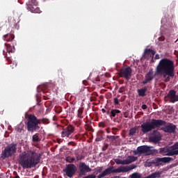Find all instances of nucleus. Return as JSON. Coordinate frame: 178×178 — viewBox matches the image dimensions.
<instances>
[{
	"instance_id": "37",
	"label": "nucleus",
	"mask_w": 178,
	"mask_h": 178,
	"mask_svg": "<svg viewBox=\"0 0 178 178\" xmlns=\"http://www.w3.org/2000/svg\"><path fill=\"white\" fill-rule=\"evenodd\" d=\"M84 156H81V155H79L76 156V161H81L82 159H83Z\"/></svg>"
},
{
	"instance_id": "18",
	"label": "nucleus",
	"mask_w": 178,
	"mask_h": 178,
	"mask_svg": "<svg viewBox=\"0 0 178 178\" xmlns=\"http://www.w3.org/2000/svg\"><path fill=\"white\" fill-rule=\"evenodd\" d=\"M147 90H148V88H147V86L138 89L137 92H138V97H147Z\"/></svg>"
},
{
	"instance_id": "36",
	"label": "nucleus",
	"mask_w": 178,
	"mask_h": 178,
	"mask_svg": "<svg viewBox=\"0 0 178 178\" xmlns=\"http://www.w3.org/2000/svg\"><path fill=\"white\" fill-rule=\"evenodd\" d=\"M114 104L115 105H119V99L118 97L114 98Z\"/></svg>"
},
{
	"instance_id": "11",
	"label": "nucleus",
	"mask_w": 178,
	"mask_h": 178,
	"mask_svg": "<svg viewBox=\"0 0 178 178\" xmlns=\"http://www.w3.org/2000/svg\"><path fill=\"white\" fill-rule=\"evenodd\" d=\"M74 133V127L73 125H68L67 127L63 129V131L61 133V137H69L71 134Z\"/></svg>"
},
{
	"instance_id": "38",
	"label": "nucleus",
	"mask_w": 178,
	"mask_h": 178,
	"mask_svg": "<svg viewBox=\"0 0 178 178\" xmlns=\"http://www.w3.org/2000/svg\"><path fill=\"white\" fill-rule=\"evenodd\" d=\"M97 176H95V175H89L83 178H96Z\"/></svg>"
},
{
	"instance_id": "49",
	"label": "nucleus",
	"mask_w": 178,
	"mask_h": 178,
	"mask_svg": "<svg viewBox=\"0 0 178 178\" xmlns=\"http://www.w3.org/2000/svg\"><path fill=\"white\" fill-rule=\"evenodd\" d=\"M43 99H45V100H47V99H49V98H48L47 96H45V95H43Z\"/></svg>"
},
{
	"instance_id": "51",
	"label": "nucleus",
	"mask_w": 178,
	"mask_h": 178,
	"mask_svg": "<svg viewBox=\"0 0 178 178\" xmlns=\"http://www.w3.org/2000/svg\"><path fill=\"white\" fill-rule=\"evenodd\" d=\"M155 59H159V55L156 54V55L155 56Z\"/></svg>"
},
{
	"instance_id": "34",
	"label": "nucleus",
	"mask_w": 178,
	"mask_h": 178,
	"mask_svg": "<svg viewBox=\"0 0 178 178\" xmlns=\"http://www.w3.org/2000/svg\"><path fill=\"white\" fill-rule=\"evenodd\" d=\"M108 147H109V144L106 143L104 146L102 147V151H106V149H108Z\"/></svg>"
},
{
	"instance_id": "58",
	"label": "nucleus",
	"mask_w": 178,
	"mask_h": 178,
	"mask_svg": "<svg viewBox=\"0 0 178 178\" xmlns=\"http://www.w3.org/2000/svg\"><path fill=\"white\" fill-rule=\"evenodd\" d=\"M76 139L77 140L78 138H77V136H76Z\"/></svg>"
},
{
	"instance_id": "21",
	"label": "nucleus",
	"mask_w": 178,
	"mask_h": 178,
	"mask_svg": "<svg viewBox=\"0 0 178 178\" xmlns=\"http://www.w3.org/2000/svg\"><path fill=\"white\" fill-rule=\"evenodd\" d=\"M5 45L8 54H10V52L11 54H13V52H15V43H13L12 45L10 44H5Z\"/></svg>"
},
{
	"instance_id": "59",
	"label": "nucleus",
	"mask_w": 178,
	"mask_h": 178,
	"mask_svg": "<svg viewBox=\"0 0 178 178\" xmlns=\"http://www.w3.org/2000/svg\"><path fill=\"white\" fill-rule=\"evenodd\" d=\"M0 178H1V177H0Z\"/></svg>"
},
{
	"instance_id": "55",
	"label": "nucleus",
	"mask_w": 178,
	"mask_h": 178,
	"mask_svg": "<svg viewBox=\"0 0 178 178\" xmlns=\"http://www.w3.org/2000/svg\"><path fill=\"white\" fill-rule=\"evenodd\" d=\"M107 115H109V111H107Z\"/></svg>"
},
{
	"instance_id": "28",
	"label": "nucleus",
	"mask_w": 178,
	"mask_h": 178,
	"mask_svg": "<svg viewBox=\"0 0 178 178\" xmlns=\"http://www.w3.org/2000/svg\"><path fill=\"white\" fill-rule=\"evenodd\" d=\"M66 162H67L68 163H73V162H74V161H76V159L74 157H70V156H67L65 159Z\"/></svg>"
},
{
	"instance_id": "8",
	"label": "nucleus",
	"mask_w": 178,
	"mask_h": 178,
	"mask_svg": "<svg viewBox=\"0 0 178 178\" xmlns=\"http://www.w3.org/2000/svg\"><path fill=\"white\" fill-rule=\"evenodd\" d=\"M63 172L67 177L72 178L74 175H76V172H77V167L74 164H67L65 165V169H63Z\"/></svg>"
},
{
	"instance_id": "30",
	"label": "nucleus",
	"mask_w": 178,
	"mask_h": 178,
	"mask_svg": "<svg viewBox=\"0 0 178 178\" xmlns=\"http://www.w3.org/2000/svg\"><path fill=\"white\" fill-rule=\"evenodd\" d=\"M78 118L83 119V108H79L77 113Z\"/></svg>"
},
{
	"instance_id": "50",
	"label": "nucleus",
	"mask_w": 178,
	"mask_h": 178,
	"mask_svg": "<svg viewBox=\"0 0 178 178\" xmlns=\"http://www.w3.org/2000/svg\"><path fill=\"white\" fill-rule=\"evenodd\" d=\"M102 112L103 113H105L106 112V110H105V108H102Z\"/></svg>"
},
{
	"instance_id": "57",
	"label": "nucleus",
	"mask_w": 178,
	"mask_h": 178,
	"mask_svg": "<svg viewBox=\"0 0 178 178\" xmlns=\"http://www.w3.org/2000/svg\"><path fill=\"white\" fill-rule=\"evenodd\" d=\"M113 130H115V128H113Z\"/></svg>"
},
{
	"instance_id": "42",
	"label": "nucleus",
	"mask_w": 178,
	"mask_h": 178,
	"mask_svg": "<svg viewBox=\"0 0 178 178\" xmlns=\"http://www.w3.org/2000/svg\"><path fill=\"white\" fill-rule=\"evenodd\" d=\"M69 145H73V147H75V145H76L77 144L73 141L72 142H70L69 143Z\"/></svg>"
},
{
	"instance_id": "54",
	"label": "nucleus",
	"mask_w": 178,
	"mask_h": 178,
	"mask_svg": "<svg viewBox=\"0 0 178 178\" xmlns=\"http://www.w3.org/2000/svg\"><path fill=\"white\" fill-rule=\"evenodd\" d=\"M61 79L62 80H65V77H61Z\"/></svg>"
},
{
	"instance_id": "41",
	"label": "nucleus",
	"mask_w": 178,
	"mask_h": 178,
	"mask_svg": "<svg viewBox=\"0 0 178 178\" xmlns=\"http://www.w3.org/2000/svg\"><path fill=\"white\" fill-rule=\"evenodd\" d=\"M102 170H103V168L102 167H99L97 170V173H101V172H102Z\"/></svg>"
},
{
	"instance_id": "16",
	"label": "nucleus",
	"mask_w": 178,
	"mask_h": 178,
	"mask_svg": "<svg viewBox=\"0 0 178 178\" xmlns=\"http://www.w3.org/2000/svg\"><path fill=\"white\" fill-rule=\"evenodd\" d=\"M156 52L151 49H145L144 54L143 55V58L145 59H148L149 58H154Z\"/></svg>"
},
{
	"instance_id": "5",
	"label": "nucleus",
	"mask_w": 178,
	"mask_h": 178,
	"mask_svg": "<svg viewBox=\"0 0 178 178\" xmlns=\"http://www.w3.org/2000/svg\"><path fill=\"white\" fill-rule=\"evenodd\" d=\"M113 166H110L106 168L104 171H103L101 174L97 176V178H104L105 176H109L111 173H127V172H130V170H133V169H136L137 168L136 165L132 164L131 165L123 166L121 165L116 169L113 170Z\"/></svg>"
},
{
	"instance_id": "10",
	"label": "nucleus",
	"mask_w": 178,
	"mask_h": 178,
	"mask_svg": "<svg viewBox=\"0 0 178 178\" xmlns=\"http://www.w3.org/2000/svg\"><path fill=\"white\" fill-rule=\"evenodd\" d=\"M133 70L130 67H123L120 70V76L123 77V79H126L127 81L131 79V73Z\"/></svg>"
},
{
	"instance_id": "15",
	"label": "nucleus",
	"mask_w": 178,
	"mask_h": 178,
	"mask_svg": "<svg viewBox=\"0 0 178 178\" xmlns=\"http://www.w3.org/2000/svg\"><path fill=\"white\" fill-rule=\"evenodd\" d=\"M176 159V156H174L173 157H163V158H156L154 160L155 163L159 164L160 162H163V163H169V162H171V161H175Z\"/></svg>"
},
{
	"instance_id": "40",
	"label": "nucleus",
	"mask_w": 178,
	"mask_h": 178,
	"mask_svg": "<svg viewBox=\"0 0 178 178\" xmlns=\"http://www.w3.org/2000/svg\"><path fill=\"white\" fill-rule=\"evenodd\" d=\"M106 124L104 122L99 123V127H105Z\"/></svg>"
},
{
	"instance_id": "47",
	"label": "nucleus",
	"mask_w": 178,
	"mask_h": 178,
	"mask_svg": "<svg viewBox=\"0 0 178 178\" xmlns=\"http://www.w3.org/2000/svg\"><path fill=\"white\" fill-rule=\"evenodd\" d=\"M124 118H129V114L127 113V112L124 113Z\"/></svg>"
},
{
	"instance_id": "3",
	"label": "nucleus",
	"mask_w": 178,
	"mask_h": 178,
	"mask_svg": "<svg viewBox=\"0 0 178 178\" xmlns=\"http://www.w3.org/2000/svg\"><path fill=\"white\" fill-rule=\"evenodd\" d=\"M41 161V154L35 151L24 152L19 155V164L23 169L35 168Z\"/></svg>"
},
{
	"instance_id": "35",
	"label": "nucleus",
	"mask_w": 178,
	"mask_h": 178,
	"mask_svg": "<svg viewBox=\"0 0 178 178\" xmlns=\"http://www.w3.org/2000/svg\"><path fill=\"white\" fill-rule=\"evenodd\" d=\"M56 113H60L62 112V107H57L56 109Z\"/></svg>"
},
{
	"instance_id": "4",
	"label": "nucleus",
	"mask_w": 178,
	"mask_h": 178,
	"mask_svg": "<svg viewBox=\"0 0 178 178\" xmlns=\"http://www.w3.org/2000/svg\"><path fill=\"white\" fill-rule=\"evenodd\" d=\"M41 122L44 123V124H48L49 123V120L47 118H42L41 120L37 118L34 114H29L27 118V130L31 133H33V131H38L40 129Z\"/></svg>"
},
{
	"instance_id": "7",
	"label": "nucleus",
	"mask_w": 178,
	"mask_h": 178,
	"mask_svg": "<svg viewBox=\"0 0 178 178\" xmlns=\"http://www.w3.org/2000/svg\"><path fill=\"white\" fill-rule=\"evenodd\" d=\"M152 147L147 145H142L137 147L136 150L133 151V154L135 155H143V154H145V155H154V154H158V150L156 149H151Z\"/></svg>"
},
{
	"instance_id": "44",
	"label": "nucleus",
	"mask_w": 178,
	"mask_h": 178,
	"mask_svg": "<svg viewBox=\"0 0 178 178\" xmlns=\"http://www.w3.org/2000/svg\"><path fill=\"white\" fill-rule=\"evenodd\" d=\"M165 152V148H160L159 154H163Z\"/></svg>"
},
{
	"instance_id": "9",
	"label": "nucleus",
	"mask_w": 178,
	"mask_h": 178,
	"mask_svg": "<svg viewBox=\"0 0 178 178\" xmlns=\"http://www.w3.org/2000/svg\"><path fill=\"white\" fill-rule=\"evenodd\" d=\"M138 158L134 156H129L124 160H121L120 159H115L114 162L117 165H130V163H133V162H136Z\"/></svg>"
},
{
	"instance_id": "26",
	"label": "nucleus",
	"mask_w": 178,
	"mask_h": 178,
	"mask_svg": "<svg viewBox=\"0 0 178 178\" xmlns=\"http://www.w3.org/2000/svg\"><path fill=\"white\" fill-rule=\"evenodd\" d=\"M23 127H24V125L19 124L15 127V130L17 133H22L23 131Z\"/></svg>"
},
{
	"instance_id": "24",
	"label": "nucleus",
	"mask_w": 178,
	"mask_h": 178,
	"mask_svg": "<svg viewBox=\"0 0 178 178\" xmlns=\"http://www.w3.org/2000/svg\"><path fill=\"white\" fill-rule=\"evenodd\" d=\"M120 111L118 109H112L110 112V118H115L116 115L120 113Z\"/></svg>"
},
{
	"instance_id": "25",
	"label": "nucleus",
	"mask_w": 178,
	"mask_h": 178,
	"mask_svg": "<svg viewBox=\"0 0 178 178\" xmlns=\"http://www.w3.org/2000/svg\"><path fill=\"white\" fill-rule=\"evenodd\" d=\"M137 130H138V127H134L131 128L129 130V136L130 137L133 136L135 133H137Z\"/></svg>"
},
{
	"instance_id": "1",
	"label": "nucleus",
	"mask_w": 178,
	"mask_h": 178,
	"mask_svg": "<svg viewBox=\"0 0 178 178\" xmlns=\"http://www.w3.org/2000/svg\"><path fill=\"white\" fill-rule=\"evenodd\" d=\"M162 126L165 127H162ZM159 127H162L161 130L165 133H176V125L172 123H168L166 125V121L162 120L152 119L151 122H143L140 125L141 131L143 134H147L155 129H159Z\"/></svg>"
},
{
	"instance_id": "53",
	"label": "nucleus",
	"mask_w": 178,
	"mask_h": 178,
	"mask_svg": "<svg viewBox=\"0 0 178 178\" xmlns=\"http://www.w3.org/2000/svg\"><path fill=\"white\" fill-rule=\"evenodd\" d=\"M15 178H20L18 175L15 176Z\"/></svg>"
},
{
	"instance_id": "6",
	"label": "nucleus",
	"mask_w": 178,
	"mask_h": 178,
	"mask_svg": "<svg viewBox=\"0 0 178 178\" xmlns=\"http://www.w3.org/2000/svg\"><path fill=\"white\" fill-rule=\"evenodd\" d=\"M17 151V144L10 143L7 145L3 150L1 152V158L2 159H6V158H10L16 154Z\"/></svg>"
},
{
	"instance_id": "31",
	"label": "nucleus",
	"mask_w": 178,
	"mask_h": 178,
	"mask_svg": "<svg viewBox=\"0 0 178 178\" xmlns=\"http://www.w3.org/2000/svg\"><path fill=\"white\" fill-rule=\"evenodd\" d=\"M104 136V131L100 130L97 133V137H100L101 138H103Z\"/></svg>"
},
{
	"instance_id": "27",
	"label": "nucleus",
	"mask_w": 178,
	"mask_h": 178,
	"mask_svg": "<svg viewBox=\"0 0 178 178\" xmlns=\"http://www.w3.org/2000/svg\"><path fill=\"white\" fill-rule=\"evenodd\" d=\"M131 178H143V175L138 172H134L130 175Z\"/></svg>"
},
{
	"instance_id": "12",
	"label": "nucleus",
	"mask_w": 178,
	"mask_h": 178,
	"mask_svg": "<svg viewBox=\"0 0 178 178\" xmlns=\"http://www.w3.org/2000/svg\"><path fill=\"white\" fill-rule=\"evenodd\" d=\"M166 98L170 99V102L175 104V102H178V93L176 94V90H170L167 94Z\"/></svg>"
},
{
	"instance_id": "19",
	"label": "nucleus",
	"mask_w": 178,
	"mask_h": 178,
	"mask_svg": "<svg viewBox=\"0 0 178 178\" xmlns=\"http://www.w3.org/2000/svg\"><path fill=\"white\" fill-rule=\"evenodd\" d=\"M149 140L151 143H159L161 140H162V138H161V135H153L149 138Z\"/></svg>"
},
{
	"instance_id": "13",
	"label": "nucleus",
	"mask_w": 178,
	"mask_h": 178,
	"mask_svg": "<svg viewBox=\"0 0 178 178\" xmlns=\"http://www.w3.org/2000/svg\"><path fill=\"white\" fill-rule=\"evenodd\" d=\"M79 170L80 174L82 175V176H86V173H88V172H91V168H90V166L87 165L86 163L83 162H81L79 163Z\"/></svg>"
},
{
	"instance_id": "22",
	"label": "nucleus",
	"mask_w": 178,
	"mask_h": 178,
	"mask_svg": "<svg viewBox=\"0 0 178 178\" xmlns=\"http://www.w3.org/2000/svg\"><path fill=\"white\" fill-rule=\"evenodd\" d=\"M167 156H174V155H178V149L175 150V149H172L169 150L165 154Z\"/></svg>"
},
{
	"instance_id": "56",
	"label": "nucleus",
	"mask_w": 178,
	"mask_h": 178,
	"mask_svg": "<svg viewBox=\"0 0 178 178\" xmlns=\"http://www.w3.org/2000/svg\"><path fill=\"white\" fill-rule=\"evenodd\" d=\"M152 62H154V59L152 60Z\"/></svg>"
},
{
	"instance_id": "39",
	"label": "nucleus",
	"mask_w": 178,
	"mask_h": 178,
	"mask_svg": "<svg viewBox=\"0 0 178 178\" xmlns=\"http://www.w3.org/2000/svg\"><path fill=\"white\" fill-rule=\"evenodd\" d=\"M95 141L97 143L99 142V141H102V138H100L99 136H97Z\"/></svg>"
},
{
	"instance_id": "14",
	"label": "nucleus",
	"mask_w": 178,
	"mask_h": 178,
	"mask_svg": "<svg viewBox=\"0 0 178 178\" xmlns=\"http://www.w3.org/2000/svg\"><path fill=\"white\" fill-rule=\"evenodd\" d=\"M156 74H154V70L151 69L145 76V80L143 81V84H148L151 83L153 79H155Z\"/></svg>"
},
{
	"instance_id": "45",
	"label": "nucleus",
	"mask_w": 178,
	"mask_h": 178,
	"mask_svg": "<svg viewBox=\"0 0 178 178\" xmlns=\"http://www.w3.org/2000/svg\"><path fill=\"white\" fill-rule=\"evenodd\" d=\"M147 108H148V106H147L146 104H143L142 105V109L145 110V109H147Z\"/></svg>"
},
{
	"instance_id": "46",
	"label": "nucleus",
	"mask_w": 178,
	"mask_h": 178,
	"mask_svg": "<svg viewBox=\"0 0 178 178\" xmlns=\"http://www.w3.org/2000/svg\"><path fill=\"white\" fill-rule=\"evenodd\" d=\"M6 60H8V63H12V60L10 59V58L7 57Z\"/></svg>"
},
{
	"instance_id": "43",
	"label": "nucleus",
	"mask_w": 178,
	"mask_h": 178,
	"mask_svg": "<svg viewBox=\"0 0 178 178\" xmlns=\"http://www.w3.org/2000/svg\"><path fill=\"white\" fill-rule=\"evenodd\" d=\"M175 6H176V3H172L170 5V8L171 9H173L175 8Z\"/></svg>"
},
{
	"instance_id": "52",
	"label": "nucleus",
	"mask_w": 178,
	"mask_h": 178,
	"mask_svg": "<svg viewBox=\"0 0 178 178\" xmlns=\"http://www.w3.org/2000/svg\"><path fill=\"white\" fill-rule=\"evenodd\" d=\"M50 93L49 92H46V97H49Z\"/></svg>"
},
{
	"instance_id": "2",
	"label": "nucleus",
	"mask_w": 178,
	"mask_h": 178,
	"mask_svg": "<svg viewBox=\"0 0 178 178\" xmlns=\"http://www.w3.org/2000/svg\"><path fill=\"white\" fill-rule=\"evenodd\" d=\"M175 61L169 58H163L157 65L156 72L163 77L164 83H169L170 79L175 77Z\"/></svg>"
},
{
	"instance_id": "48",
	"label": "nucleus",
	"mask_w": 178,
	"mask_h": 178,
	"mask_svg": "<svg viewBox=\"0 0 178 178\" xmlns=\"http://www.w3.org/2000/svg\"><path fill=\"white\" fill-rule=\"evenodd\" d=\"M3 27V22H0V29H2Z\"/></svg>"
},
{
	"instance_id": "20",
	"label": "nucleus",
	"mask_w": 178,
	"mask_h": 178,
	"mask_svg": "<svg viewBox=\"0 0 178 178\" xmlns=\"http://www.w3.org/2000/svg\"><path fill=\"white\" fill-rule=\"evenodd\" d=\"M3 40L7 41V42H12L15 40V35L12 33H8L3 35Z\"/></svg>"
},
{
	"instance_id": "32",
	"label": "nucleus",
	"mask_w": 178,
	"mask_h": 178,
	"mask_svg": "<svg viewBox=\"0 0 178 178\" xmlns=\"http://www.w3.org/2000/svg\"><path fill=\"white\" fill-rule=\"evenodd\" d=\"M126 91V88H124V86H122L120 88L118 92H120V94H122V92H124Z\"/></svg>"
},
{
	"instance_id": "29",
	"label": "nucleus",
	"mask_w": 178,
	"mask_h": 178,
	"mask_svg": "<svg viewBox=\"0 0 178 178\" xmlns=\"http://www.w3.org/2000/svg\"><path fill=\"white\" fill-rule=\"evenodd\" d=\"M107 138L110 140V141H115V140L119 138L118 136H107Z\"/></svg>"
},
{
	"instance_id": "33",
	"label": "nucleus",
	"mask_w": 178,
	"mask_h": 178,
	"mask_svg": "<svg viewBox=\"0 0 178 178\" xmlns=\"http://www.w3.org/2000/svg\"><path fill=\"white\" fill-rule=\"evenodd\" d=\"M172 148H173V149L177 150L178 149V142L175 143L172 146Z\"/></svg>"
},
{
	"instance_id": "17",
	"label": "nucleus",
	"mask_w": 178,
	"mask_h": 178,
	"mask_svg": "<svg viewBox=\"0 0 178 178\" xmlns=\"http://www.w3.org/2000/svg\"><path fill=\"white\" fill-rule=\"evenodd\" d=\"M37 3L34 6L31 3L27 4V10L31 13H41V10L37 6Z\"/></svg>"
},
{
	"instance_id": "23",
	"label": "nucleus",
	"mask_w": 178,
	"mask_h": 178,
	"mask_svg": "<svg viewBox=\"0 0 178 178\" xmlns=\"http://www.w3.org/2000/svg\"><path fill=\"white\" fill-rule=\"evenodd\" d=\"M33 143H40L41 141V138H40V134H35L32 136Z\"/></svg>"
}]
</instances>
